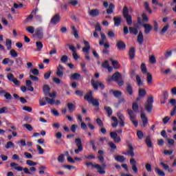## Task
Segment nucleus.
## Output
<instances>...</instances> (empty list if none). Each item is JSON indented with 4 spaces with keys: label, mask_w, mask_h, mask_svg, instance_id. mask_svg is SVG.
<instances>
[{
    "label": "nucleus",
    "mask_w": 176,
    "mask_h": 176,
    "mask_svg": "<svg viewBox=\"0 0 176 176\" xmlns=\"http://www.w3.org/2000/svg\"><path fill=\"white\" fill-rule=\"evenodd\" d=\"M122 14L124 19H125L126 21V24H128V25H131V24H133V18L131 17V15L129 14V8H127L126 6H124L123 8Z\"/></svg>",
    "instance_id": "nucleus-1"
},
{
    "label": "nucleus",
    "mask_w": 176,
    "mask_h": 176,
    "mask_svg": "<svg viewBox=\"0 0 176 176\" xmlns=\"http://www.w3.org/2000/svg\"><path fill=\"white\" fill-rule=\"evenodd\" d=\"M144 108L148 113H152L153 109V96H149L144 102Z\"/></svg>",
    "instance_id": "nucleus-2"
},
{
    "label": "nucleus",
    "mask_w": 176,
    "mask_h": 176,
    "mask_svg": "<svg viewBox=\"0 0 176 176\" xmlns=\"http://www.w3.org/2000/svg\"><path fill=\"white\" fill-rule=\"evenodd\" d=\"M111 80H114L118 83V86H123L124 85V81H123V78L122 74L119 72H116L111 76Z\"/></svg>",
    "instance_id": "nucleus-3"
},
{
    "label": "nucleus",
    "mask_w": 176,
    "mask_h": 176,
    "mask_svg": "<svg viewBox=\"0 0 176 176\" xmlns=\"http://www.w3.org/2000/svg\"><path fill=\"white\" fill-rule=\"evenodd\" d=\"M126 112H127L128 115L129 116L131 122H132V123L135 126V127H138V121L135 120V114L134 113V111H133V110H131V109H127Z\"/></svg>",
    "instance_id": "nucleus-4"
},
{
    "label": "nucleus",
    "mask_w": 176,
    "mask_h": 176,
    "mask_svg": "<svg viewBox=\"0 0 176 176\" xmlns=\"http://www.w3.org/2000/svg\"><path fill=\"white\" fill-rule=\"evenodd\" d=\"M74 142L78 148L77 149L74 150V152L76 153V155H78L79 152H82V151H83V144H82V140L80 138H76L74 140Z\"/></svg>",
    "instance_id": "nucleus-5"
},
{
    "label": "nucleus",
    "mask_w": 176,
    "mask_h": 176,
    "mask_svg": "<svg viewBox=\"0 0 176 176\" xmlns=\"http://www.w3.org/2000/svg\"><path fill=\"white\" fill-rule=\"evenodd\" d=\"M91 85L93 86L94 90H98V87H100V89H105V85L102 84L101 82L96 81L94 79L91 80Z\"/></svg>",
    "instance_id": "nucleus-6"
},
{
    "label": "nucleus",
    "mask_w": 176,
    "mask_h": 176,
    "mask_svg": "<svg viewBox=\"0 0 176 176\" xmlns=\"http://www.w3.org/2000/svg\"><path fill=\"white\" fill-rule=\"evenodd\" d=\"M103 6L105 8L109 7V8L107 10V14H112V13H113V9H115V5L113 3H111L109 4L108 3V1H104L103 3Z\"/></svg>",
    "instance_id": "nucleus-7"
},
{
    "label": "nucleus",
    "mask_w": 176,
    "mask_h": 176,
    "mask_svg": "<svg viewBox=\"0 0 176 176\" xmlns=\"http://www.w3.org/2000/svg\"><path fill=\"white\" fill-rule=\"evenodd\" d=\"M33 36L34 38H38V39H43V28H36L34 32V34H33Z\"/></svg>",
    "instance_id": "nucleus-8"
},
{
    "label": "nucleus",
    "mask_w": 176,
    "mask_h": 176,
    "mask_svg": "<svg viewBox=\"0 0 176 176\" xmlns=\"http://www.w3.org/2000/svg\"><path fill=\"white\" fill-rule=\"evenodd\" d=\"M7 78L8 80H10V82H12V83H14L15 86H20L21 82H20V81L17 80V78H14V76L13 75V74L9 73L7 75Z\"/></svg>",
    "instance_id": "nucleus-9"
},
{
    "label": "nucleus",
    "mask_w": 176,
    "mask_h": 176,
    "mask_svg": "<svg viewBox=\"0 0 176 176\" xmlns=\"http://www.w3.org/2000/svg\"><path fill=\"white\" fill-rule=\"evenodd\" d=\"M61 20V16H60V14H56L50 20V24H53L54 25H56L57 23H60V21Z\"/></svg>",
    "instance_id": "nucleus-10"
},
{
    "label": "nucleus",
    "mask_w": 176,
    "mask_h": 176,
    "mask_svg": "<svg viewBox=\"0 0 176 176\" xmlns=\"http://www.w3.org/2000/svg\"><path fill=\"white\" fill-rule=\"evenodd\" d=\"M130 164L132 166L131 168H132L133 173H135V174H137V173H138V168L137 167V161H135V159L131 158Z\"/></svg>",
    "instance_id": "nucleus-11"
},
{
    "label": "nucleus",
    "mask_w": 176,
    "mask_h": 176,
    "mask_svg": "<svg viewBox=\"0 0 176 176\" xmlns=\"http://www.w3.org/2000/svg\"><path fill=\"white\" fill-rule=\"evenodd\" d=\"M126 153L127 155L131 156V157H134V156H135V154L134 153V147L131 143L128 144V150L126 151Z\"/></svg>",
    "instance_id": "nucleus-12"
},
{
    "label": "nucleus",
    "mask_w": 176,
    "mask_h": 176,
    "mask_svg": "<svg viewBox=\"0 0 176 176\" xmlns=\"http://www.w3.org/2000/svg\"><path fill=\"white\" fill-rule=\"evenodd\" d=\"M66 46L69 47V50H72L73 52V57L74 60H78V58H79V55H78V54L76 53V47L69 44H66Z\"/></svg>",
    "instance_id": "nucleus-13"
},
{
    "label": "nucleus",
    "mask_w": 176,
    "mask_h": 176,
    "mask_svg": "<svg viewBox=\"0 0 176 176\" xmlns=\"http://www.w3.org/2000/svg\"><path fill=\"white\" fill-rule=\"evenodd\" d=\"M142 26H143V28H144V34H146V35H148V34H149L151 31L153 30V26H152L149 23L143 24L142 25Z\"/></svg>",
    "instance_id": "nucleus-14"
},
{
    "label": "nucleus",
    "mask_w": 176,
    "mask_h": 176,
    "mask_svg": "<svg viewBox=\"0 0 176 176\" xmlns=\"http://www.w3.org/2000/svg\"><path fill=\"white\" fill-rule=\"evenodd\" d=\"M117 116H118V118L120 120V122H119L120 126L121 127H124V120H125L124 116L120 112H118Z\"/></svg>",
    "instance_id": "nucleus-15"
},
{
    "label": "nucleus",
    "mask_w": 176,
    "mask_h": 176,
    "mask_svg": "<svg viewBox=\"0 0 176 176\" xmlns=\"http://www.w3.org/2000/svg\"><path fill=\"white\" fill-rule=\"evenodd\" d=\"M56 75L59 78H63L64 76V67H63V65H59L57 67Z\"/></svg>",
    "instance_id": "nucleus-16"
},
{
    "label": "nucleus",
    "mask_w": 176,
    "mask_h": 176,
    "mask_svg": "<svg viewBox=\"0 0 176 176\" xmlns=\"http://www.w3.org/2000/svg\"><path fill=\"white\" fill-rule=\"evenodd\" d=\"M85 47L82 48V52L85 54H89L90 52V43L87 41H84Z\"/></svg>",
    "instance_id": "nucleus-17"
},
{
    "label": "nucleus",
    "mask_w": 176,
    "mask_h": 176,
    "mask_svg": "<svg viewBox=\"0 0 176 176\" xmlns=\"http://www.w3.org/2000/svg\"><path fill=\"white\" fill-rule=\"evenodd\" d=\"M116 46L119 50H126V43H124V42L122 40H120L117 42Z\"/></svg>",
    "instance_id": "nucleus-18"
},
{
    "label": "nucleus",
    "mask_w": 176,
    "mask_h": 176,
    "mask_svg": "<svg viewBox=\"0 0 176 176\" xmlns=\"http://www.w3.org/2000/svg\"><path fill=\"white\" fill-rule=\"evenodd\" d=\"M94 168H96L98 173L100 174V175H104V174H105V169H104L101 165L96 164H95Z\"/></svg>",
    "instance_id": "nucleus-19"
},
{
    "label": "nucleus",
    "mask_w": 176,
    "mask_h": 176,
    "mask_svg": "<svg viewBox=\"0 0 176 176\" xmlns=\"http://www.w3.org/2000/svg\"><path fill=\"white\" fill-rule=\"evenodd\" d=\"M110 136L113 140L114 142H120V136L116 133H110Z\"/></svg>",
    "instance_id": "nucleus-20"
},
{
    "label": "nucleus",
    "mask_w": 176,
    "mask_h": 176,
    "mask_svg": "<svg viewBox=\"0 0 176 176\" xmlns=\"http://www.w3.org/2000/svg\"><path fill=\"white\" fill-rule=\"evenodd\" d=\"M89 16H91L92 17H97L98 14H100V11L98 9H94L89 11Z\"/></svg>",
    "instance_id": "nucleus-21"
},
{
    "label": "nucleus",
    "mask_w": 176,
    "mask_h": 176,
    "mask_svg": "<svg viewBox=\"0 0 176 176\" xmlns=\"http://www.w3.org/2000/svg\"><path fill=\"white\" fill-rule=\"evenodd\" d=\"M93 98V92L90 91L89 92L87 93L86 95L84 96V100L87 101L88 102H91Z\"/></svg>",
    "instance_id": "nucleus-22"
},
{
    "label": "nucleus",
    "mask_w": 176,
    "mask_h": 176,
    "mask_svg": "<svg viewBox=\"0 0 176 176\" xmlns=\"http://www.w3.org/2000/svg\"><path fill=\"white\" fill-rule=\"evenodd\" d=\"M137 42L140 45H142V43H144V34H142V31H140L138 35Z\"/></svg>",
    "instance_id": "nucleus-23"
},
{
    "label": "nucleus",
    "mask_w": 176,
    "mask_h": 176,
    "mask_svg": "<svg viewBox=\"0 0 176 176\" xmlns=\"http://www.w3.org/2000/svg\"><path fill=\"white\" fill-rule=\"evenodd\" d=\"M140 118L142 120L143 126L145 127L146 124H148V117H146V115L145 113H142L140 116Z\"/></svg>",
    "instance_id": "nucleus-24"
},
{
    "label": "nucleus",
    "mask_w": 176,
    "mask_h": 176,
    "mask_svg": "<svg viewBox=\"0 0 176 176\" xmlns=\"http://www.w3.org/2000/svg\"><path fill=\"white\" fill-rule=\"evenodd\" d=\"M132 109L133 112H135V113H138V112H140V106H138V103H137V102H134L132 104Z\"/></svg>",
    "instance_id": "nucleus-25"
},
{
    "label": "nucleus",
    "mask_w": 176,
    "mask_h": 176,
    "mask_svg": "<svg viewBox=\"0 0 176 176\" xmlns=\"http://www.w3.org/2000/svg\"><path fill=\"white\" fill-rule=\"evenodd\" d=\"M113 21H114V25L116 27H119V25H120V24L122 23V18L119 16L114 17Z\"/></svg>",
    "instance_id": "nucleus-26"
},
{
    "label": "nucleus",
    "mask_w": 176,
    "mask_h": 176,
    "mask_svg": "<svg viewBox=\"0 0 176 176\" xmlns=\"http://www.w3.org/2000/svg\"><path fill=\"white\" fill-rule=\"evenodd\" d=\"M129 55L131 60H134V58L135 57V47H131L129 50Z\"/></svg>",
    "instance_id": "nucleus-27"
},
{
    "label": "nucleus",
    "mask_w": 176,
    "mask_h": 176,
    "mask_svg": "<svg viewBox=\"0 0 176 176\" xmlns=\"http://www.w3.org/2000/svg\"><path fill=\"white\" fill-rule=\"evenodd\" d=\"M10 167H14V168L15 170H16V171H23V166H19V164H16L14 162H12L10 164Z\"/></svg>",
    "instance_id": "nucleus-28"
},
{
    "label": "nucleus",
    "mask_w": 176,
    "mask_h": 176,
    "mask_svg": "<svg viewBox=\"0 0 176 176\" xmlns=\"http://www.w3.org/2000/svg\"><path fill=\"white\" fill-rule=\"evenodd\" d=\"M110 61L115 69H119L120 66L119 65V62L118 60H114L112 58H110Z\"/></svg>",
    "instance_id": "nucleus-29"
},
{
    "label": "nucleus",
    "mask_w": 176,
    "mask_h": 176,
    "mask_svg": "<svg viewBox=\"0 0 176 176\" xmlns=\"http://www.w3.org/2000/svg\"><path fill=\"white\" fill-rule=\"evenodd\" d=\"M43 91L44 93V96H47L50 93V87L47 85H45L43 87Z\"/></svg>",
    "instance_id": "nucleus-30"
},
{
    "label": "nucleus",
    "mask_w": 176,
    "mask_h": 176,
    "mask_svg": "<svg viewBox=\"0 0 176 176\" xmlns=\"http://www.w3.org/2000/svg\"><path fill=\"white\" fill-rule=\"evenodd\" d=\"M115 160L120 163H123L126 161V158L123 155H116L115 156Z\"/></svg>",
    "instance_id": "nucleus-31"
},
{
    "label": "nucleus",
    "mask_w": 176,
    "mask_h": 176,
    "mask_svg": "<svg viewBox=\"0 0 176 176\" xmlns=\"http://www.w3.org/2000/svg\"><path fill=\"white\" fill-rule=\"evenodd\" d=\"M89 104H92L94 107H99L100 106V102H98V100L92 98L91 101L89 102Z\"/></svg>",
    "instance_id": "nucleus-32"
},
{
    "label": "nucleus",
    "mask_w": 176,
    "mask_h": 176,
    "mask_svg": "<svg viewBox=\"0 0 176 176\" xmlns=\"http://www.w3.org/2000/svg\"><path fill=\"white\" fill-rule=\"evenodd\" d=\"M142 23H149V18L148 17V15L146 13L143 12L142 14Z\"/></svg>",
    "instance_id": "nucleus-33"
},
{
    "label": "nucleus",
    "mask_w": 176,
    "mask_h": 176,
    "mask_svg": "<svg viewBox=\"0 0 176 176\" xmlns=\"http://www.w3.org/2000/svg\"><path fill=\"white\" fill-rule=\"evenodd\" d=\"M147 83L148 85H152L153 82V77L152 76V74L151 73H147Z\"/></svg>",
    "instance_id": "nucleus-34"
},
{
    "label": "nucleus",
    "mask_w": 176,
    "mask_h": 176,
    "mask_svg": "<svg viewBox=\"0 0 176 176\" xmlns=\"http://www.w3.org/2000/svg\"><path fill=\"white\" fill-rule=\"evenodd\" d=\"M129 33L133 35H138V29L133 27H129Z\"/></svg>",
    "instance_id": "nucleus-35"
},
{
    "label": "nucleus",
    "mask_w": 176,
    "mask_h": 176,
    "mask_svg": "<svg viewBox=\"0 0 176 176\" xmlns=\"http://www.w3.org/2000/svg\"><path fill=\"white\" fill-rule=\"evenodd\" d=\"M146 96V90L141 88L139 89V97H141L142 98H144Z\"/></svg>",
    "instance_id": "nucleus-36"
},
{
    "label": "nucleus",
    "mask_w": 176,
    "mask_h": 176,
    "mask_svg": "<svg viewBox=\"0 0 176 176\" xmlns=\"http://www.w3.org/2000/svg\"><path fill=\"white\" fill-rule=\"evenodd\" d=\"M168 28H170V25L167 24L166 25L164 26L163 28L161 30L160 34L161 35H164L167 31H168Z\"/></svg>",
    "instance_id": "nucleus-37"
},
{
    "label": "nucleus",
    "mask_w": 176,
    "mask_h": 176,
    "mask_svg": "<svg viewBox=\"0 0 176 176\" xmlns=\"http://www.w3.org/2000/svg\"><path fill=\"white\" fill-rule=\"evenodd\" d=\"M36 46L37 52H41V50L43 49V44L41 41L36 42Z\"/></svg>",
    "instance_id": "nucleus-38"
},
{
    "label": "nucleus",
    "mask_w": 176,
    "mask_h": 176,
    "mask_svg": "<svg viewBox=\"0 0 176 176\" xmlns=\"http://www.w3.org/2000/svg\"><path fill=\"white\" fill-rule=\"evenodd\" d=\"M126 89L129 96H133V87L131 84L126 85Z\"/></svg>",
    "instance_id": "nucleus-39"
},
{
    "label": "nucleus",
    "mask_w": 176,
    "mask_h": 176,
    "mask_svg": "<svg viewBox=\"0 0 176 176\" xmlns=\"http://www.w3.org/2000/svg\"><path fill=\"white\" fill-rule=\"evenodd\" d=\"M155 173H157V174L159 176H166V173H164V171L160 170L159 168L157 167L155 168Z\"/></svg>",
    "instance_id": "nucleus-40"
},
{
    "label": "nucleus",
    "mask_w": 176,
    "mask_h": 176,
    "mask_svg": "<svg viewBox=\"0 0 176 176\" xmlns=\"http://www.w3.org/2000/svg\"><path fill=\"white\" fill-rule=\"evenodd\" d=\"M145 142H146L148 148H152V140H151L150 136L146 137Z\"/></svg>",
    "instance_id": "nucleus-41"
},
{
    "label": "nucleus",
    "mask_w": 176,
    "mask_h": 176,
    "mask_svg": "<svg viewBox=\"0 0 176 176\" xmlns=\"http://www.w3.org/2000/svg\"><path fill=\"white\" fill-rule=\"evenodd\" d=\"M67 108L69 112H74V111H75L76 107L74 105L72 102H69L67 103Z\"/></svg>",
    "instance_id": "nucleus-42"
},
{
    "label": "nucleus",
    "mask_w": 176,
    "mask_h": 176,
    "mask_svg": "<svg viewBox=\"0 0 176 176\" xmlns=\"http://www.w3.org/2000/svg\"><path fill=\"white\" fill-rule=\"evenodd\" d=\"M80 74L78 73H74L72 74L71 79H73L74 80H78V79H80Z\"/></svg>",
    "instance_id": "nucleus-43"
},
{
    "label": "nucleus",
    "mask_w": 176,
    "mask_h": 176,
    "mask_svg": "<svg viewBox=\"0 0 176 176\" xmlns=\"http://www.w3.org/2000/svg\"><path fill=\"white\" fill-rule=\"evenodd\" d=\"M45 101H47V104H50V105H53L56 102L54 98H50L49 97H45Z\"/></svg>",
    "instance_id": "nucleus-44"
},
{
    "label": "nucleus",
    "mask_w": 176,
    "mask_h": 176,
    "mask_svg": "<svg viewBox=\"0 0 176 176\" xmlns=\"http://www.w3.org/2000/svg\"><path fill=\"white\" fill-rule=\"evenodd\" d=\"M140 68L142 74H147L146 72H148V69L146 68V65H145V63H142Z\"/></svg>",
    "instance_id": "nucleus-45"
},
{
    "label": "nucleus",
    "mask_w": 176,
    "mask_h": 176,
    "mask_svg": "<svg viewBox=\"0 0 176 176\" xmlns=\"http://www.w3.org/2000/svg\"><path fill=\"white\" fill-rule=\"evenodd\" d=\"M104 109H105L108 116H112V109L110 107H104Z\"/></svg>",
    "instance_id": "nucleus-46"
},
{
    "label": "nucleus",
    "mask_w": 176,
    "mask_h": 176,
    "mask_svg": "<svg viewBox=\"0 0 176 176\" xmlns=\"http://www.w3.org/2000/svg\"><path fill=\"white\" fill-rule=\"evenodd\" d=\"M6 45L7 46L8 50H10V49H12V40L7 38L6 40Z\"/></svg>",
    "instance_id": "nucleus-47"
},
{
    "label": "nucleus",
    "mask_w": 176,
    "mask_h": 176,
    "mask_svg": "<svg viewBox=\"0 0 176 176\" xmlns=\"http://www.w3.org/2000/svg\"><path fill=\"white\" fill-rule=\"evenodd\" d=\"M144 9L150 13V14H152V10L149 8V3L148 1L144 2Z\"/></svg>",
    "instance_id": "nucleus-48"
},
{
    "label": "nucleus",
    "mask_w": 176,
    "mask_h": 176,
    "mask_svg": "<svg viewBox=\"0 0 176 176\" xmlns=\"http://www.w3.org/2000/svg\"><path fill=\"white\" fill-rule=\"evenodd\" d=\"M26 31L29 32V34H34V32H35V28H34V26H28L26 28Z\"/></svg>",
    "instance_id": "nucleus-49"
},
{
    "label": "nucleus",
    "mask_w": 176,
    "mask_h": 176,
    "mask_svg": "<svg viewBox=\"0 0 176 176\" xmlns=\"http://www.w3.org/2000/svg\"><path fill=\"white\" fill-rule=\"evenodd\" d=\"M113 94L116 98H119V97H122V91H113Z\"/></svg>",
    "instance_id": "nucleus-50"
},
{
    "label": "nucleus",
    "mask_w": 176,
    "mask_h": 176,
    "mask_svg": "<svg viewBox=\"0 0 176 176\" xmlns=\"http://www.w3.org/2000/svg\"><path fill=\"white\" fill-rule=\"evenodd\" d=\"M162 98L164 100H168V91L164 90L162 92Z\"/></svg>",
    "instance_id": "nucleus-51"
},
{
    "label": "nucleus",
    "mask_w": 176,
    "mask_h": 176,
    "mask_svg": "<svg viewBox=\"0 0 176 176\" xmlns=\"http://www.w3.org/2000/svg\"><path fill=\"white\" fill-rule=\"evenodd\" d=\"M136 83L139 86H142V80L141 79V77L138 75H136Z\"/></svg>",
    "instance_id": "nucleus-52"
},
{
    "label": "nucleus",
    "mask_w": 176,
    "mask_h": 176,
    "mask_svg": "<svg viewBox=\"0 0 176 176\" xmlns=\"http://www.w3.org/2000/svg\"><path fill=\"white\" fill-rule=\"evenodd\" d=\"M109 146L110 148H112L113 149L111 150V152H115V149H116V144H115L113 142H109Z\"/></svg>",
    "instance_id": "nucleus-53"
},
{
    "label": "nucleus",
    "mask_w": 176,
    "mask_h": 176,
    "mask_svg": "<svg viewBox=\"0 0 176 176\" xmlns=\"http://www.w3.org/2000/svg\"><path fill=\"white\" fill-rule=\"evenodd\" d=\"M36 148L39 155H43V153H45V151L43 150V148H42V147L40 145L37 144Z\"/></svg>",
    "instance_id": "nucleus-54"
},
{
    "label": "nucleus",
    "mask_w": 176,
    "mask_h": 176,
    "mask_svg": "<svg viewBox=\"0 0 176 176\" xmlns=\"http://www.w3.org/2000/svg\"><path fill=\"white\" fill-rule=\"evenodd\" d=\"M149 61L151 64H156V56H155V55L150 56Z\"/></svg>",
    "instance_id": "nucleus-55"
},
{
    "label": "nucleus",
    "mask_w": 176,
    "mask_h": 176,
    "mask_svg": "<svg viewBox=\"0 0 176 176\" xmlns=\"http://www.w3.org/2000/svg\"><path fill=\"white\" fill-rule=\"evenodd\" d=\"M26 164H28V166H36L38 164L31 160H28L26 161Z\"/></svg>",
    "instance_id": "nucleus-56"
},
{
    "label": "nucleus",
    "mask_w": 176,
    "mask_h": 176,
    "mask_svg": "<svg viewBox=\"0 0 176 176\" xmlns=\"http://www.w3.org/2000/svg\"><path fill=\"white\" fill-rule=\"evenodd\" d=\"M96 123L99 127H104V122H102V120L100 118L96 119Z\"/></svg>",
    "instance_id": "nucleus-57"
},
{
    "label": "nucleus",
    "mask_w": 176,
    "mask_h": 176,
    "mask_svg": "<svg viewBox=\"0 0 176 176\" xmlns=\"http://www.w3.org/2000/svg\"><path fill=\"white\" fill-rule=\"evenodd\" d=\"M9 148H14V144L12 142H7V144L6 145V149H9Z\"/></svg>",
    "instance_id": "nucleus-58"
},
{
    "label": "nucleus",
    "mask_w": 176,
    "mask_h": 176,
    "mask_svg": "<svg viewBox=\"0 0 176 176\" xmlns=\"http://www.w3.org/2000/svg\"><path fill=\"white\" fill-rule=\"evenodd\" d=\"M145 167L148 173H151V171H152V165H151V164L149 163L146 164Z\"/></svg>",
    "instance_id": "nucleus-59"
},
{
    "label": "nucleus",
    "mask_w": 176,
    "mask_h": 176,
    "mask_svg": "<svg viewBox=\"0 0 176 176\" xmlns=\"http://www.w3.org/2000/svg\"><path fill=\"white\" fill-rule=\"evenodd\" d=\"M72 30L75 38H79V34H78V30H76V28L75 26H72Z\"/></svg>",
    "instance_id": "nucleus-60"
},
{
    "label": "nucleus",
    "mask_w": 176,
    "mask_h": 176,
    "mask_svg": "<svg viewBox=\"0 0 176 176\" xmlns=\"http://www.w3.org/2000/svg\"><path fill=\"white\" fill-rule=\"evenodd\" d=\"M23 126L25 129H27V130H28V131H32V130H33L32 126H31V124H25L23 125Z\"/></svg>",
    "instance_id": "nucleus-61"
},
{
    "label": "nucleus",
    "mask_w": 176,
    "mask_h": 176,
    "mask_svg": "<svg viewBox=\"0 0 176 176\" xmlns=\"http://www.w3.org/2000/svg\"><path fill=\"white\" fill-rule=\"evenodd\" d=\"M10 54L12 57H17L19 56V54L14 50H11Z\"/></svg>",
    "instance_id": "nucleus-62"
},
{
    "label": "nucleus",
    "mask_w": 176,
    "mask_h": 176,
    "mask_svg": "<svg viewBox=\"0 0 176 176\" xmlns=\"http://www.w3.org/2000/svg\"><path fill=\"white\" fill-rule=\"evenodd\" d=\"M171 118L168 116H166L162 119L164 124H167Z\"/></svg>",
    "instance_id": "nucleus-63"
},
{
    "label": "nucleus",
    "mask_w": 176,
    "mask_h": 176,
    "mask_svg": "<svg viewBox=\"0 0 176 176\" xmlns=\"http://www.w3.org/2000/svg\"><path fill=\"white\" fill-rule=\"evenodd\" d=\"M60 61L62 63H67V61H68V56L67 55H63L61 58H60Z\"/></svg>",
    "instance_id": "nucleus-64"
}]
</instances>
